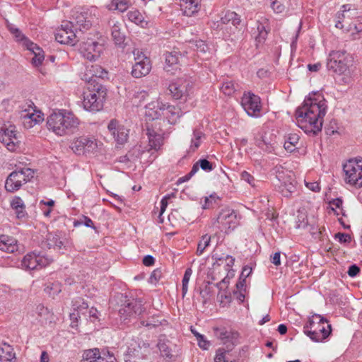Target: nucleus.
I'll use <instances>...</instances> for the list:
<instances>
[{"mask_svg":"<svg viewBox=\"0 0 362 362\" xmlns=\"http://www.w3.org/2000/svg\"><path fill=\"white\" fill-rule=\"evenodd\" d=\"M326 100L320 95L305 98L296 111L298 125L305 133L317 134L322 131L323 118L327 112Z\"/></svg>","mask_w":362,"mask_h":362,"instance_id":"nucleus-1","label":"nucleus"},{"mask_svg":"<svg viewBox=\"0 0 362 362\" xmlns=\"http://www.w3.org/2000/svg\"><path fill=\"white\" fill-rule=\"evenodd\" d=\"M79 123V119L72 112L65 110L54 112L47 118V128L59 136L74 133Z\"/></svg>","mask_w":362,"mask_h":362,"instance_id":"nucleus-2","label":"nucleus"},{"mask_svg":"<svg viewBox=\"0 0 362 362\" xmlns=\"http://www.w3.org/2000/svg\"><path fill=\"white\" fill-rule=\"evenodd\" d=\"M351 59L346 51H332L329 55L327 63L328 70L332 71L339 75H344L343 81L349 83L350 79V70Z\"/></svg>","mask_w":362,"mask_h":362,"instance_id":"nucleus-3","label":"nucleus"},{"mask_svg":"<svg viewBox=\"0 0 362 362\" xmlns=\"http://www.w3.org/2000/svg\"><path fill=\"white\" fill-rule=\"evenodd\" d=\"M332 331L327 320L320 315H315L304 326L303 332L313 341L319 342L329 337Z\"/></svg>","mask_w":362,"mask_h":362,"instance_id":"nucleus-4","label":"nucleus"},{"mask_svg":"<svg viewBox=\"0 0 362 362\" xmlns=\"http://www.w3.org/2000/svg\"><path fill=\"white\" fill-rule=\"evenodd\" d=\"M88 91L84 93L83 106L86 110L98 112L103 109L107 95V89L102 84L94 83L87 86Z\"/></svg>","mask_w":362,"mask_h":362,"instance_id":"nucleus-5","label":"nucleus"},{"mask_svg":"<svg viewBox=\"0 0 362 362\" xmlns=\"http://www.w3.org/2000/svg\"><path fill=\"white\" fill-rule=\"evenodd\" d=\"M34 170L28 168L13 171L6 180V190L9 192L18 190L23 184L27 183L34 177Z\"/></svg>","mask_w":362,"mask_h":362,"instance_id":"nucleus-6","label":"nucleus"},{"mask_svg":"<svg viewBox=\"0 0 362 362\" xmlns=\"http://www.w3.org/2000/svg\"><path fill=\"white\" fill-rule=\"evenodd\" d=\"M346 183L362 187V158L349 159L344 165Z\"/></svg>","mask_w":362,"mask_h":362,"instance_id":"nucleus-7","label":"nucleus"},{"mask_svg":"<svg viewBox=\"0 0 362 362\" xmlns=\"http://www.w3.org/2000/svg\"><path fill=\"white\" fill-rule=\"evenodd\" d=\"M212 224L221 232L234 230L239 224L237 213L230 208L222 209L212 221Z\"/></svg>","mask_w":362,"mask_h":362,"instance_id":"nucleus-8","label":"nucleus"},{"mask_svg":"<svg viewBox=\"0 0 362 362\" xmlns=\"http://www.w3.org/2000/svg\"><path fill=\"white\" fill-rule=\"evenodd\" d=\"M53 262V259L42 252H32L27 254L21 262V266L27 270L40 269Z\"/></svg>","mask_w":362,"mask_h":362,"instance_id":"nucleus-9","label":"nucleus"},{"mask_svg":"<svg viewBox=\"0 0 362 362\" xmlns=\"http://www.w3.org/2000/svg\"><path fill=\"white\" fill-rule=\"evenodd\" d=\"M14 125L4 124L0 126V141L11 152L20 148V140Z\"/></svg>","mask_w":362,"mask_h":362,"instance_id":"nucleus-10","label":"nucleus"},{"mask_svg":"<svg viewBox=\"0 0 362 362\" xmlns=\"http://www.w3.org/2000/svg\"><path fill=\"white\" fill-rule=\"evenodd\" d=\"M97 20L96 8H92L86 11L76 12L73 15L71 22L74 26L75 31L78 33V30L84 32L90 29Z\"/></svg>","mask_w":362,"mask_h":362,"instance_id":"nucleus-11","label":"nucleus"},{"mask_svg":"<svg viewBox=\"0 0 362 362\" xmlns=\"http://www.w3.org/2000/svg\"><path fill=\"white\" fill-rule=\"evenodd\" d=\"M12 34H13L18 41L22 43L23 46L34 54V57L32 59V64L35 66L42 64L45 59L44 52L42 48L28 40L18 28L14 29L12 31Z\"/></svg>","mask_w":362,"mask_h":362,"instance_id":"nucleus-12","label":"nucleus"},{"mask_svg":"<svg viewBox=\"0 0 362 362\" xmlns=\"http://www.w3.org/2000/svg\"><path fill=\"white\" fill-rule=\"evenodd\" d=\"M71 148L76 154L84 155L95 152L98 148V143L93 137L82 136L73 141Z\"/></svg>","mask_w":362,"mask_h":362,"instance_id":"nucleus-13","label":"nucleus"},{"mask_svg":"<svg viewBox=\"0 0 362 362\" xmlns=\"http://www.w3.org/2000/svg\"><path fill=\"white\" fill-rule=\"evenodd\" d=\"M241 105L249 116L258 117L260 115L262 110L261 99L253 93H244L241 98Z\"/></svg>","mask_w":362,"mask_h":362,"instance_id":"nucleus-14","label":"nucleus"},{"mask_svg":"<svg viewBox=\"0 0 362 362\" xmlns=\"http://www.w3.org/2000/svg\"><path fill=\"white\" fill-rule=\"evenodd\" d=\"M145 311L141 300H132L127 304L122 305L119 310L120 320L127 323V320L141 315Z\"/></svg>","mask_w":362,"mask_h":362,"instance_id":"nucleus-15","label":"nucleus"},{"mask_svg":"<svg viewBox=\"0 0 362 362\" xmlns=\"http://www.w3.org/2000/svg\"><path fill=\"white\" fill-rule=\"evenodd\" d=\"M81 362H117L115 356L108 350L98 348L86 350Z\"/></svg>","mask_w":362,"mask_h":362,"instance_id":"nucleus-16","label":"nucleus"},{"mask_svg":"<svg viewBox=\"0 0 362 362\" xmlns=\"http://www.w3.org/2000/svg\"><path fill=\"white\" fill-rule=\"evenodd\" d=\"M104 49L103 44L88 39L80 45V51L83 56L89 61L97 60Z\"/></svg>","mask_w":362,"mask_h":362,"instance_id":"nucleus-17","label":"nucleus"},{"mask_svg":"<svg viewBox=\"0 0 362 362\" xmlns=\"http://www.w3.org/2000/svg\"><path fill=\"white\" fill-rule=\"evenodd\" d=\"M107 72L98 64H89L86 66V70L82 79L87 83V86H93L94 83L101 84L100 80L106 77Z\"/></svg>","mask_w":362,"mask_h":362,"instance_id":"nucleus-18","label":"nucleus"},{"mask_svg":"<svg viewBox=\"0 0 362 362\" xmlns=\"http://www.w3.org/2000/svg\"><path fill=\"white\" fill-rule=\"evenodd\" d=\"M190 88L189 81L180 78L170 83L168 86V90L174 99L185 100L188 95L189 89Z\"/></svg>","mask_w":362,"mask_h":362,"instance_id":"nucleus-19","label":"nucleus"},{"mask_svg":"<svg viewBox=\"0 0 362 362\" xmlns=\"http://www.w3.org/2000/svg\"><path fill=\"white\" fill-rule=\"evenodd\" d=\"M158 111L156 112L153 119H158L160 116L165 117L170 124H175L178 119L182 116V112L177 106L166 104H160L158 106Z\"/></svg>","mask_w":362,"mask_h":362,"instance_id":"nucleus-20","label":"nucleus"},{"mask_svg":"<svg viewBox=\"0 0 362 362\" xmlns=\"http://www.w3.org/2000/svg\"><path fill=\"white\" fill-rule=\"evenodd\" d=\"M215 336L226 345L228 351H231L238 343L239 334L237 332L228 330L225 327L214 328Z\"/></svg>","mask_w":362,"mask_h":362,"instance_id":"nucleus-21","label":"nucleus"},{"mask_svg":"<svg viewBox=\"0 0 362 362\" xmlns=\"http://www.w3.org/2000/svg\"><path fill=\"white\" fill-rule=\"evenodd\" d=\"M107 129L119 144H123L127 140L129 130L123 126L118 124V122L112 119L108 124Z\"/></svg>","mask_w":362,"mask_h":362,"instance_id":"nucleus-22","label":"nucleus"},{"mask_svg":"<svg viewBox=\"0 0 362 362\" xmlns=\"http://www.w3.org/2000/svg\"><path fill=\"white\" fill-rule=\"evenodd\" d=\"M256 25L257 32L255 35L256 47H259L264 44L270 30L269 20L264 17H261L257 21Z\"/></svg>","mask_w":362,"mask_h":362,"instance_id":"nucleus-23","label":"nucleus"},{"mask_svg":"<svg viewBox=\"0 0 362 362\" xmlns=\"http://www.w3.org/2000/svg\"><path fill=\"white\" fill-rule=\"evenodd\" d=\"M157 346L160 352V355L165 359L172 360L175 356L174 349L176 345L165 337H160Z\"/></svg>","mask_w":362,"mask_h":362,"instance_id":"nucleus-24","label":"nucleus"},{"mask_svg":"<svg viewBox=\"0 0 362 362\" xmlns=\"http://www.w3.org/2000/svg\"><path fill=\"white\" fill-rule=\"evenodd\" d=\"M151 69V64L149 59H143V61L135 62L132 66V76L139 78L146 76Z\"/></svg>","mask_w":362,"mask_h":362,"instance_id":"nucleus-25","label":"nucleus"},{"mask_svg":"<svg viewBox=\"0 0 362 362\" xmlns=\"http://www.w3.org/2000/svg\"><path fill=\"white\" fill-rule=\"evenodd\" d=\"M276 178L279 183L276 185H287L288 184H296L294 175L289 171L284 170L282 167L276 166L274 168Z\"/></svg>","mask_w":362,"mask_h":362,"instance_id":"nucleus-26","label":"nucleus"},{"mask_svg":"<svg viewBox=\"0 0 362 362\" xmlns=\"http://www.w3.org/2000/svg\"><path fill=\"white\" fill-rule=\"evenodd\" d=\"M180 54L177 52H171L165 54V66L164 67L167 72L175 74L179 68V58Z\"/></svg>","mask_w":362,"mask_h":362,"instance_id":"nucleus-27","label":"nucleus"},{"mask_svg":"<svg viewBox=\"0 0 362 362\" xmlns=\"http://www.w3.org/2000/svg\"><path fill=\"white\" fill-rule=\"evenodd\" d=\"M0 250L1 251L13 253L18 250L17 240L11 236L2 235L0 236Z\"/></svg>","mask_w":362,"mask_h":362,"instance_id":"nucleus-28","label":"nucleus"},{"mask_svg":"<svg viewBox=\"0 0 362 362\" xmlns=\"http://www.w3.org/2000/svg\"><path fill=\"white\" fill-rule=\"evenodd\" d=\"M146 135L148 136L150 149L158 150L163 144V136L156 132L155 130L149 127L148 125L146 126Z\"/></svg>","mask_w":362,"mask_h":362,"instance_id":"nucleus-29","label":"nucleus"},{"mask_svg":"<svg viewBox=\"0 0 362 362\" xmlns=\"http://www.w3.org/2000/svg\"><path fill=\"white\" fill-rule=\"evenodd\" d=\"M122 24L119 22L114 23L111 27V35L115 44L119 47H124L125 43V35L122 31Z\"/></svg>","mask_w":362,"mask_h":362,"instance_id":"nucleus-30","label":"nucleus"},{"mask_svg":"<svg viewBox=\"0 0 362 362\" xmlns=\"http://www.w3.org/2000/svg\"><path fill=\"white\" fill-rule=\"evenodd\" d=\"M77 33L76 31H69L64 33V30H57L55 33V40L61 44L74 45L77 42Z\"/></svg>","mask_w":362,"mask_h":362,"instance_id":"nucleus-31","label":"nucleus"},{"mask_svg":"<svg viewBox=\"0 0 362 362\" xmlns=\"http://www.w3.org/2000/svg\"><path fill=\"white\" fill-rule=\"evenodd\" d=\"M81 300H82L81 298H79L78 300H76V301L74 302V303L73 305V306L74 307V310H76L77 313H76L74 312V313H70V318L71 320V327H77L78 317H80L79 316L80 313L85 315V313H83V310H87V308H88V304L86 303L81 302V304H80Z\"/></svg>","mask_w":362,"mask_h":362,"instance_id":"nucleus-32","label":"nucleus"},{"mask_svg":"<svg viewBox=\"0 0 362 362\" xmlns=\"http://www.w3.org/2000/svg\"><path fill=\"white\" fill-rule=\"evenodd\" d=\"M356 14V10L351 9V5L345 4L342 6L341 13H337L338 21L336 22L335 26L337 28H343L342 21H345L346 18H350L351 16Z\"/></svg>","mask_w":362,"mask_h":362,"instance_id":"nucleus-33","label":"nucleus"},{"mask_svg":"<svg viewBox=\"0 0 362 362\" xmlns=\"http://www.w3.org/2000/svg\"><path fill=\"white\" fill-rule=\"evenodd\" d=\"M16 359L12 347L6 344L0 346V362H12Z\"/></svg>","mask_w":362,"mask_h":362,"instance_id":"nucleus-34","label":"nucleus"},{"mask_svg":"<svg viewBox=\"0 0 362 362\" xmlns=\"http://www.w3.org/2000/svg\"><path fill=\"white\" fill-rule=\"evenodd\" d=\"M182 6H184V13L187 16H192L197 13L200 5V0H180Z\"/></svg>","mask_w":362,"mask_h":362,"instance_id":"nucleus-35","label":"nucleus"},{"mask_svg":"<svg viewBox=\"0 0 362 362\" xmlns=\"http://www.w3.org/2000/svg\"><path fill=\"white\" fill-rule=\"evenodd\" d=\"M47 242L49 248L54 247L60 250L66 249L67 247L65 243L57 234H49L47 238Z\"/></svg>","mask_w":362,"mask_h":362,"instance_id":"nucleus-36","label":"nucleus"},{"mask_svg":"<svg viewBox=\"0 0 362 362\" xmlns=\"http://www.w3.org/2000/svg\"><path fill=\"white\" fill-rule=\"evenodd\" d=\"M125 362H144V357L141 349H129L127 353L124 355Z\"/></svg>","mask_w":362,"mask_h":362,"instance_id":"nucleus-37","label":"nucleus"},{"mask_svg":"<svg viewBox=\"0 0 362 362\" xmlns=\"http://www.w3.org/2000/svg\"><path fill=\"white\" fill-rule=\"evenodd\" d=\"M129 1L127 0H112L111 2L107 5V8L110 11L124 12L129 7Z\"/></svg>","mask_w":362,"mask_h":362,"instance_id":"nucleus-38","label":"nucleus"},{"mask_svg":"<svg viewBox=\"0 0 362 362\" xmlns=\"http://www.w3.org/2000/svg\"><path fill=\"white\" fill-rule=\"evenodd\" d=\"M300 136L298 134H289L286 137V140L284 142V148L289 151L293 152L297 148V144H298Z\"/></svg>","mask_w":362,"mask_h":362,"instance_id":"nucleus-39","label":"nucleus"},{"mask_svg":"<svg viewBox=\"0 0 362 362\" xmlns=\"http://www.w3.org/2000/svg\"><path fill=\"white\" fill-rule=\"evenodd\" d=\"M202 138H205L204 133L199 129H194L193 130V136L191 139V145L189 147L191 151L194 152L200 146Z\"/></svg>","mask_w":362,"mask_h":362,"instance_id":"nucleus-40","label":"nucleus"},{"mask_svg":"<svg viewBox=\"0 0 362 362\" xmlns=\"http://www.w3.org/2000/svg\"><path fill=\"white\" fill-rule=\"evenodd\" d=\"M211 238V235L208 234H205L201 237L198 243L197 249L196 252V254L198 256H201L204 253L205 249L210 245Z\"/></svg>","mask_w":362,"mask_h":362,"instance_id":"nucleus-41","label":"nucleus"},{"mask_svg":"<svg viewBox=\"0 0 362 362\" xmlns=\"http://www.w3.org/2000/svg\"><path fill=\"white\" fill-rule=\"evenodd\" d=\"M238 88V85L233 81H226L223 82L220 89L226 95H231L237 90Z\"/></svg>","mask_w":362,"mask_h":362,"instance_id":"nucleus-42","label":"nucleus"},{"mask_svg":"<svg viewBox=\"0 0 362 362\" xmlns=\"http://www.w3.org/2000/svg\"><path fill=\"white\" fill-rule=\"evenodd\" d=\"M256 145L262 151L267 153H272L274 150V144L268 141L266 136H262L260 139L256 141Z\"/></svg>","mask_w":362,"mask_h":362,"instance_id":"nucleus-43","label":"nucleus"},{"mask_svg":"<svg viewBox=\"0 0 362 362\" xmlns=\"http://www.w3.org/2000/svg\"><path fill=\"white\" fill-rule=\"evenodd\" d=\"M61 291V285L57 281L48 283L45 288V291L50 296H52V298H54L55 296L58 295Z\"/></svg>","mask_w":362,"mask_h":362,"instance_id":"nucleus-44","label":"nucleus"},{"mask_svg":"<svg viewBox=\"0 0 362 362\" xmlns=\"http://www.w3.org/2000/svg\"><path fill=\"white\" fill-rule=\"evenodd\" d=\"M24 119H30L28 122L29 123H30L29 127H31L33 125L43 121V115L41 113V112H37L35 113H28L25 115H24Z\"/></svg>","mask_w":362,"mask_h":362,"instance_id":"nucleus-45","label":"nucleus"},{"mask_svg":"<svg viewBox=\"0 0 362 362\" xmlns=\"http://www.w3.org/2000/svg\"><path fill=\"white\" fill-rule=\"evenodd\" d=\"M279 192L285 197H289L296 191L295 184H288L287 185H276Z\"/></svg>","mask_w":362,"mask_h":362,"instance_id":"nucleus-46","label":"nucleus"},{"mask_svg":"<svg viewBox=\"0 0 362 362\" xmlns=\"http://www.w3.org/2000/svg\"><path fill=\"white\" fill-rule=\"evenodd\" d=\"M192 47L194 49H196L197 52H202V53H206L208 49V45L205 43L204 41L202 40H196L191 42Z\"/></svg>","mask_w":362,"mask_h":362,"instance_id":"nucleus-47","label":"nucleus"},{"mask_svg":"<svg viewBox=\"0 0 362 362\" xmlns=\"http://www.w3.org/2000/svg\"><path fill=\"white\" fill-rule=\"evenodd\" d=\"M226 14L229 23H231L235 27H237L240 23V18L235 12L228 11Z\"/></svg>","mask_w":362,"mask_h":362,"instance_id":"nucleus-48","label":"nucleus"},{"mask_svg":"<svg viewBox=\"0 0 362 362\" xmlns=\"http://www.w3.org/2000/svg\"><path fill=\"white\" fill-rule=\"evenodd\" d=\"M218 200V197H216L214 194H211L209 197H206L204 199V204L202 206V208L209 209L214 207V205L217 203V201Z\"/></svg>","mask_w":362,"mask_h":362,"instance_id":"nucleus-49","label":"nucleus"},{"mask_svg":"<svg viewBox=\"0 0 362 362\" xmlns=\"http://www.w3.org/2000/svg\"><path fill=\"white\" fill-rule=\"evenodd\" d=\"M129 19L136 24L142 22V16L138 11H129L127 14Z\"/></svg>","mask_w":362,"mask_h":362,"instance_id":"nucleus-50","label":"nucleus"},{"mask_svg":"<svg viewBox=\"0 0 362 362\" xmlns=\"http://www.w3.org/2000/svg\"><path fill=\"white\" fill-rule=\"evenodd\" d=\"M229 351H228V349H218L217 351H216V356L214 358V361L215 362H226V361L227 360L226 358V352H228Z\"/></svg>","mask_w":362,"mask_h":362,"instance_id":"nucleus-51","label":"nucleus"},{"mask_svg":"<svg viewBox=\"0 0 362 362\" xmlns=\"http://www.w3.org/2000/svg\"><path fill=\"white\" fill-rule=\"evenodd\" d=\"M200 168L204 171H211L214 169L213 164L207 159L203 158L198 160Z\"/></svg>","mask_w":362,"mask_h":362,"instance_id":"nucleus-52","label":"nucleus"},{"mask_svg":"<svg viewBox=\"0 0 362 362\" xmlns=\"http://www.w3.org/2000/svg\"><path fill=\"white\" fill-rule=\"evenodd\" d=\"M349 26H350V28H349L348 30H351L352 26H353L354 29L356 31V33H352L353 39L354 40L359 39L360 37L358 36V34L362 32V23H358L357 24L356 23L350 24Z\"/></svg>","mask_w":362,"mask_h":362,"instance_id":"nucleus-53","label":"nucleus"},{"mask_svg":"<svg viewBox=\"0 0 362 362\" xmlns=\"http://www.w3.org/2000/svg\"><path fill=\"white\" fill-rule=\"evenodd\" d=\"M81 224H84L86 227L88 228H95L93 221L87 216H83L82 220L74 221V226H78Z\"/></svg>","mask_w":362,"mask_h":362,"instance_id":"nucleus-54","label":"nucleus"},{"mask_svg":"<svg viewBox=\"0 0 362 362\" xmlns=\"http://www.w3.org/2000/svg\"><path fill=\"white\" fill-rule=\"evenodd\" d=\"M241 179L248 184L251 185L252 186L255 185V178L252 175H251L247 171H243L241 173Z\"/></svg>","mask_w":362,"mask_h":362,"instance_id":"nucleus-55","label":"nucleus"},{"mask_svg":"<svg viewBox=\"0 0 362 362\" xmlns=\"http://www.w3.org/2000/svg\"><path fill=\"white\" fill-rule=\"evenodd\" d=\"M174 194L172 193L171 194H168L165 196L160 201V211L159 217L161 216V215L163 214V212L165 211V209L168 206V200L171 197H174Z\"/></svg>","mask_w":362,"mask_h":362,"instance_id":"nucleus-56","label":"nucleus"},{"mask_svg":"<svg viewBox=\"0 0 362 362\" xmlns=\"http://www.w3.org/2000/svg\"><path fill=\"white\" fill-rule=\"evenodd\" d=\"M360 267L356 264L349 266L347 274L350 277H355L360 273Z\"/></svg>","mask_w":362,"mask_h":362,"instance_id":"nucleus-57","label":"nucleus"},{"mask_svg":"<svg viewBox=\"0 0 362 362\" xmlns=\"http://www.w3.org/2000/svg\"><path fill=\"white\" fill-rule=\"evenodd\" d=\"M161 277V272L159 269H155L151 274L149 282L151 284H156Z\"/></svg>","mask_w":362,"mask_h":362,"instance_id":"nucleus-58","label":"nucleus"},{"mask_svg":"<svg viewBox=\"0 0 362 362\" xmlns=\"http://www.w3.org/2000/svg\"><path fill=\"white\" fill-rule=\"evenodd\" d=\"M24 205L25 204H24L23 201L19 197H16L11 202V206L12 209H18V207L21 208V206H24Z\"/></svg>","mask_w":362,"mask_h":362,"instance_id":"nucleus-59","label":"nucleus"},{"mask_svg":"<svg viewBox=\"0 0 362 362\" xmlns=\"http://www.w3.org/2000/svg\"><path fill=\"white\" fill-rule=\"evenodd\" d=\"M74 26L71 21H64L61 25L59 30H64V33H69V31H75Z\"/></svg>","mask_w":362,"mask_h":362,"instance_id":"nucleus-60","label":"nucleus"},{"mask_svg":"<svg viewBox=\"0 0 362 362\" xmlns=\"http://www.w3.org/2000/svg\"><path fill=\"white\" fill-rule=\"evenodd\" d=\"M305 186L313 192H319L320 189V187L319 186V183L317 182H307L305 181Z\"/></svg>","mask_w":362,"mask_h":362,"instance_id":"nucleus-61","label":"nucleus"},{"mask_svg":"<svg viewBox=\"0 0 362 362\" xmlns=\"http://www.w3.org/2000/svg\"><path fill=\"white\" fill-rule=\"evenodd\" d=\"M335 237L339 238L340 243H349L351 241V236L346 233H338Z\"/></svg>","mask_w":362,"mask_h":362,"instance_id":"nucleus-62","label":"nucleus"},{"mask_svg":"<svg viewBox=\"0 0 362 362\" xmlns=\"http://www.w3.org/2000/svg\"><path fill=\"white\" fill-rule=\"evenodd\" d=\"M197 341L199 346L204 350L208 349L210 345L209 341L205 339L204 335H202V339L198 338Z\"/></svg>","mask_w":362,"mask_h":362,"instance_id":"nucleus-63","label":"nucleus"},{"mask_svg":"<svg viewBox=\"0 0 362 362\" xmlns=\"http://www.w3.org/2000/svg\"><path fill=\"white\" fill-rule=\"evenodd\" d=\"M13 210L15 211L16 216L18 219L24 218L27 216V213L25 210V206H21V208L18 207V209Z\"/></svg>","mask_w":362,"mask_h":362,"instance_id":"nucleus-64","label":"nucleus"}]
</instances>
